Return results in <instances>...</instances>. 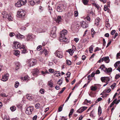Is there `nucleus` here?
<instances>
[{
  "label": "nucleus",
  "mask_w": 120,
  "mask_h": 120,
  "mask_svg": "<svg viewBox=\"0 0 120 120\" xmlns=\"http://www.w3.org/2000/svg\"><path fill=\"white\" fill-rule=\"evenodd\" d=\"M120 52L118 53L117 54L116 56V59H118V58H120Z\"/></svg>",
  "instance_id": "nucleus-52"
},
{
  "label": "nucleus",
  "mask_w": 120,
  "mask_h": 120,
  "mask_svg": "<svg viewBox=\"0 0 120 120\" xmlns=\"http://www.w3.org/2000/svg\"><path fill=\"white\" fill-rule=\"evenodd\" d=\"M15 6L17 7H20L23 5L21 4L20 2L19 1H18L15 4Z\"/></svg>",
  "instance_id": "nucleus-21"
},
{
  "label": "nucleus",
  "mask_w": 120,
  "mask_h": 120,
  "mask_svg": "<svg viewBox=\"0 0 120 120\" xmlns=\"http://www.w3.org/2000/svg\"><path fill=\"white\" fill-rule=\"evenodd\" d=\"M7 18L9 20H11L13 19L12 17L11 16V14H8Z\"/></svg>",
  "instance_id": "nucleus-26"
},
{
  "label": "nucleus",
  "mask_w": 120,
  "mask_h": 120,
  "mask_svg": "<svg viewBox=\"0 0 120 120\" xmlns=\"http://www.w3.org/2000/svg\"><path fill=\"white\" fill-rule=\"evenodd\" d=\"M67 31L66 30H62L60 33V40L61 41L64 42L65 43H67L68 39L65 37V36L67 34Z\"/></svg>",
  "instance_id": "nucleus-1"
},
{
  "label": "nucleus",
  "mask_w": 120,
  "mask_h": 120,
  "mask_svg": "<svg viewBox=\"0 0 120 120\" xmlns=\"http://www.w3.org/2000/svg\"><path fill=\"white\" fill-rule=\"evenodd\" d=\"M103 58V61H104L106 63H108L109 62V60L108 56H106Z\"/></svg>",
  "instance_id": "nucleus-20"
},
{
  "label": "nucleus",
  "mask_w": 120,
  "mask_h": 120,
  "mask_svg": "<svg viewBox=\"0 0 120 120\" xmlns=\"http://www.w3.org/2000/svg\"><path fill=\"white\" fill-rule=\"evenodd\" d=\"M49 71L50 72L52 73L54 72V70L52 68H50L49 69Z\"/></svg>",
  "instance_id": "nucleus-53"
},
{
  "label": "nucleus",
  "mask_w": 120,
  "mask_h": 120,
  "mask_svg": "<svg viewBox=\"0 0 120 120\" xmlns=\"http://www.w3.org/2000/svg\"><path fill=\"white\" fill-rule=\"evenodd\" d=\"M120 64V61H119L116 62L114 64V66L116 68L118 66V65H119Z\"/></svg>",
  "instance_id": "nucleus-35"
},
{
  "label": "nucleus",
  "mask_w": 120,
  "mask_h": 120,
  "mask_svg": "<svg viewBox=\"0 0 120 120\" xmlns=\"http://www.w3.org/2000/svg\"><path fill=\"white\" fill-rule=\"evenodd\" d=\"M61 16H58L57 17V18L55 19V21L59 23L61 21Z\"/></svg>",
  "instance_id": "nucleus-19"
},
{
  "label": "nucleus",
  "mask_w": 120,
  "mask_h": 120,
  "mask_svg": "<svg viewBox=\"0 0 120 120\" xmlns=\"http://www.w3.org/2000/svg\"><path fill=\"white\" fill-rule=\"evenodd\" d=\"M19 0L20 2L23 5L26 4L27 2V0Z\"/></svg>",
  "instance_id": "nucleus-28"
},
{
  "label": "nucleus",
  "mask_w": 120,
  "mask_h": 120,
  "mask_svg": "<svg viewBox=\"0 0 120 120\" xmlns=\"http://www.w3.org/2000/svg\"><path fill=\"white\" fill-rule=\"evenodd\" d=\"M30 94H28L26 95V98L29 100H31L33 99V97L30 95Z\"/></svg>",
  "instance_id": "nucleus-25"
},
{
  "label": "nucleus",
  "mask_w": 120,
  "mask_h": 120,
  "mask_svg": "<svg viewBox=\"0 0 120 120\" xmlns=\"http://www.w3.org/2000/svg\"><path fill=\"white\" fill-rule=\"evenodd\" d=\"M89 38V37H87V38H85L83 40V42H84L87 43L88 42V40Z\"/></svg>",
  "instance_id": "nucleus-39"
},
{
  "label": "nucleus",
  "mask_w": 120,
  "mask_h": 120,
  "mask_svg": "<svg viewBox=\"0 0 120 120\" xmlns=\"http://www.w3.org/2000/svg\"><path fill=\"white\" fill-rule=\"evenodd\" d=\"M106 68L104 65H102L99 68V69H101L102 70L104 71Z\"/></svg>",
  "instance_id": "nucleus-30"
},
{
  "label": "nucleus",
  "mask_w": 120,
  "mask_h": 120,
  "mask_svg": "<svg viewBox=\"0 0 120 120\" xmlns=\"http://www.w3.org/2000/svg\"><path fill=\"white\" fill-rule=\"evenodd\" d=\"M13 48L16 49H24L25 48V45H21L18 42H14Z\"/></svg>",
  "instance_id": "nucleus-2"
},
{
  "label": "nucleus",
  "mask_w": 120,
  "mask_h": 120,
  "mask_svg": "<svg viewBox=\"0 0 120 120\" xmlns=\"http://www.w3.org/2000/svg\"><path fill=\"white\" fill-rule=\"evenodd\" d=\"M65 7L64 6L63 4H60L57 6V11L58 12H62L63 9H65Z\"/></svg>",
  "instance_id": "nucleus-8"
},
{
  "label": "nucleus",
  "mask_w": 120,
  "mask_h": 120,
  "mask_svg": "<svg viewBox=\"0 0 120 120\" xmlns=\"http://www.w3.org/2000/svg\"><path fill=\"white\" fill-rule=\"evenodd\" d=\"M74 40L75 42H77L79 41V39L78 38H75L74 39Z\"/></svg>",
  "instance_id": "nucleus-60"
},
{
  "label": "nucleus",
  "mask_w": 120,
  "mask_h": 120,
  "mask_svg": "<svg viewBox=\"0 0 120 120\" xmlns=\"http://www.w3.org/2000/svg\"><path fill=\"white\" fill-rule=\"evenodd\" d=\"M71 93H69L68 97L67 98L66 100L65 101V102L68 101V100L69 99L71 95Z\"/></svg>",
  "instance_id": "nucleus-54"
},
{
  "label": "nucleus",
  "mask_w": 120,
  "mask_h": 120,
  "mask_svg": "<svg viewBox=\"0 0 120 120\" xmlns=\"http://www.w3.org/2000/svg\"><path fill=\"white\" fill-rule=\"evenodd\" d=\"M30 78L28 76H26L24 77V79L25 81L26 82L27 81L29 80Z\"/></svg>",
  "instance_id": "nucleus-33"
},
{
  "label": "nucleus",
  "mask_w": 120,
  "mask_h": 120,
  "mask_svg": "<svg viewBox=\"0 0 120 120\" xmlns=\"http://www.w3.org/2000/svg\"><path fill=\"white\" fill-rule=\"evenodd\" d=\"M41 45H40L38 46L37 48V50L38 51H40L41 49Z\"/></svg>",
  "instance_id": "nucleus-49"
},
{
  "label": "nucleus",
  "mask_w": 120,
  "mask_h": 120,
  "mask_svg": "<svg viewBox=\"0 0 120 120\" xmlns=\"http://www.w3.org/2000/svg\"><path fill=\"white\" fill-rule=\"evenodd\" d=\"M15 35L14 33L13 32H11L10 33L9 35L11 37H12Z\"/></svg>",
  "instance_id": "nucleus-55"
},
{
  "label": "nucleus",
  "mask_w": 120,
  "mask_h": 120,
  "mask_svg": "<svg viewBox=\"0 0 120 120\" xmlns=\"http://www.w3.org/2000/svg\"><path fill=\"white\" fill-rule=\"evenodd\" d=\"M65 89V87L63 88L62 90L59 93V94H60L61 93H62Z\"/></svg>",
  "instance_id": "nucleus-51"
},
{
  "label": "nucleus",
  "mask_w": 120,
  "mask_h": 120,
  "mask_svg": "<svg viewBox=\"0 0 120 120\" xmlns=\"http://www.w3.org/2000/svg\"><path fill=\"white\" fill-rule=\"evenodd\" d=\"M92 4L96 7L98 9L99 7L97 4L94 3H92Z\"/></svg>",
  "instance_id": "nucleus-44"
},
{
  "label": "nucleus",
  "mask_w": 120,
  "mask_h": 120,
  "mask_svg": "<svg viewBox=\"0 0 120 120\" xmlns=\"http://www.w3.org/2000/svg\"><path fill=\"white\" fill-rule=\"evenodd\" d=\"M1 16L4 18H7V16L8 15L6 11H4L2 12L1 13Z\"/></svg>",
  "instance_id": "nucleus-16"
},
{
  "label": "nucleus",
  "mask_w": 120,
  "mask_h": 120,
  "mask_svg": "<svg viewBox=\"0 0 120 120\" xmlns=\"http://www.w3.org/2000/svg\"><path fill=\"white\" fill-rule=\"evenodd\" d=\"M10 109L12 112L15 111L16 109V108L15 106H13L10 108Z\"/></svg>",
  "instance_id": "nucleus-32"
},
{
  "label": "nucleus",
  "mask_w": 120,
  "mask_h": 120,
  "mask_svg": "<svg viewBox=\"0 0 120 120\" xmlns=\"http://www.w3.org/2000/svg\"><path fill=\"white\" fill-rule=\"evenodd\" d=\"M35 106L36 109H39L40 107V104L38 103H37L35 105Z\"/></svg>",
  "instance_id": "nucleus-43"
},
{
  "label": "nucleus",
  "mask_w": 120,
  "mask_h": 120,
  "mask_svg": "<svg viewBox=\"0 0 120 120\" xmlns=\"http://www.w3.org/2000/svg\"><path fill=\"white\" fill-rule=\"evenodd\" d=\"M67 52H68L70 55H72L74 52L71 49H70L67 51Z\"/></svg>",
  "instance_id": "nucleus-27"
},
{
  "label": "nucleus",
  "mask_w": 120,
  "mask_h": 120,
  "mask_svg": "<svg viewBox=\"0 0 120 120\" xmlns=\"http://www.w3.org/2000/svg\"><path fill=\"white\" fill-rule=\"evenodd\" d=\"M9 74H5L3 76L2 80L4 81H5L8 80V79Z\"/></svg>",
  "instance_id": "nucleus-11"
},
{
  "label": "nucleus",
  "mask_w": 120,
  "mask_h": 120,
  "mask_svg": "<svg viewBox=\"0 0 120 120\" xmlns=\"http://www.w3.org/2000/svg\"><path fill=\"white\" fill-rule=\"evenodd\" d=\"M88 1V0H82L83 3L85 5L87 4Z\"/></svg>",
  "instance_id": "nucleus-37"
},
{
  "label": "nucleus",
  "mask_w": 120,
  "mask_h": 120,
  "mask_svg": "<svg viewBox=\"0 0 120 120\" xmlns=\"http://www.w3.org/2000/svg\"><path fill=\"white\" fill-rule=\"evenodd\" d=\"M15 36L16 38L19 39L23 38L24 37V36L20 34L19 33L16 34Z\"/></svg>",
  "instance_id": "nucleus-15"
},
{
  "label": "nucleus",
  "mask_w": 120,
  "mask_h": 120,
  "mask_svg": "<svg viewBox=\"0 0 120 120\" xmlns=\"http://www.w3.org/2000/svg\"><path fill=\"white\" fill-rule=\"evenodd\" d=\"M19 82L16 81L15 82V87L16 88H17L19 86Z\"/></svg>",
  "instance_id": "nucleus-40"
},
{
  "label": "nucleus",
  "mask_w": 120,
  "mask_h": 120,
  "mask_svg": "<svg viewBox=\"0 0 120 120\" xmlns=\"http://www.w3.org/2000/svg\"><path fill=\"white\" fill-rule=\"evenodd\" d=\"M105 70L104 71L106 73H107L112 72V69L111 68H106Z\"/></svg>",
  "instance_id": "nucleus-17"
},
{
  "label": "nucleus",
  "mask_w": 120,
  "mask_h": 120,
  "mask_svg": "<svg viewBox=\"0 0 120 120\" xmlns=\"http://www.w3.org/2000/svg\"><path fill=\"white\" fill-rule=\"evenodd\" d=\"M103 58H102L98 61V62L99 63H101V62L103 61Z\"/></svg>",
  "instance_id": "nucleus-62"
},
{
  "label": "nucleus",
  "mask_w": 120,
  "mask_h": 120,
  "mask_svg": "<svg viewBox=\"0 0 120 120\" xmlns=\"http://www.w3.org/2000/svg\"><path fill=\"white\" fill-rule=\"evenodd\" d=\"M25 48H25L24 49H23L22 50V52L23 53H25L27 52V50Z\"/></svg>",
  "instance_id": "nucleus-46"
},
{
  "label": "nucleus",
  "mask_w": 120,
  "mask_h": 120,
  "mask_svg": "<svg viewBox=\"0 0 120 120\" xmlns=\"http://www.w3.org/2000/svg\"><path fill=\"white\" fill-rule=\"evenodd\" d=\"M93 48L92 47V46L90 47L89 48V50L90 51V53H92V52L91 51H92L93 50Z\"/></svg>",
  "instance_id": "nucleus-50"
},
{
  "label": "nucleus",
  "mask_w": 120,
  "mask_h": 120,
  "mask_svg": "<svg viewBox=\"0 0 120 120\" xmlns=\"http://www.w3.org/2000/svg\"><path fill=\"white\" fill-rule=\"evenodd\" d=\"M48 85L51 87H53V84L52 82V81H50L48 82Z\"/></svg>",
  "instance_id": "nucleus-31"
},
{
  "label": "nucleus",
  "mask_w": 120,
  "mask_h": 120,
  "mask_svg": "<svg viewBox=\"0 0 120 120\" xmlns=\"http://www.w3.org/2000/svg\"><path fill=\"white\" fill-rule=\"evenodd\" d=\"M78 15V13L77 11H75L74 12V15L75 16L77 17Z\"/></svg>",
  "instance_id": "nucleus-48"
},
{
  "label": "nucleus",
  "mask_w": 120,
  "mask_h": 120,
  "mask_svg": "<svg viewBox=\"0 0 120 120\" xmlns=\"http://www.w3.org/2000/svg\"><path fill=\"white\" fill-rule=\"evenodd\" d=\"M25 11L22 9H20L17 12V15L19 17H21L25 15Z\"/></svg>",
  "instance_id": "nucleus-5"
},
{
  "label": "nucleus",
  "mask_w": 120,
  "mask_h": 120,
  "mask_svg": "<svg viewBox=\"0 0 120 120\" xmlns=\"http://www.w3.org/2000/svg\"><path fill=\"white\" fill-rule=\"evenodd\" d=\"M115 30H112L111 31V34L113 35L115 34Z\"/></svg>",
  "instance_id": "nucleus-59"
},
{
  "label": "nucleus",
  "mask_w": 120,
  "mask_h": 120,
  "mask_svg": "<svg viewBox=\"0 0 120 120\" xmlns=\"http://www.w3.org/2000/svg\"><path fill=\"white\" fill-rule=\"evenodd\" d=\"M15 52L14 53V54L15 55L18 56L19 55L20 52L18 50H14Z\"/></svg>",
  "instance_id": "nucleus-23"
},
{
  "label": "nucleus",
  "mask_w": 120,
  "mask_h": 120,
  "mask_svg": "<svg viewBox=\"0 0 120 120\" xmlns=\"http://www.w3.org/2000/svg\"><path fill=\"white\" fill-rule=\"evenodd\" d=\"M67 64L68 65H70L71 64V62L70 61L67 60L66 61Z\"/></svg>",
  "instance_id": "nucleus-47"
},
{
  "label": "nucleus",
  "mask_w": 120,
  "mask_h": 120,
  "mask_svg": "<svg viewBox=\"0 0 120 120\" xmlns=\"http://www.w3.org/2000/svg\"><path fill=\"white\" fill-rule=\"evenodd\" d=\"M120 77V75L118 74H116L115 76V78L116 79H118Z\"/></svg>",
  "instance_id": "nucleus-56"
},
{
  "label": "nucleus",
  "mask_w": 120,
  "mask_h": 120,
  "mask_svg": "<svg viewBox=\"0 0 120 120\" xmlns=\"http://www.w3.org/2000/svg\"><path fill=\"white\" fill-rule=\"evenodd\" d=\"M90 88L92 90L94 91H95L97 89V88L96 86H92Z\"/></svg>",
  "instance_id": "nucleus-38"
},
{
  "label": "nucleus",
  "mask_w": 120,
  "mask_h": 120,
  "mask_svg": "<svg viewBox=\"0 0 120 120\" xmlns=\"http://www.w3.org/2000/svg\"><path fill=\"white\" fill-rule=\"evenodd\" d=\"M100 72L99 70H98V69H97L96 72L95 74H100Z\"/></svg>",
  "instance_id": "nucleus-64"
},
{
  "label": "nucleus",
  "mask_w": 120,
  "mask_h": 120,
  "mask_svg": "<svg viewBox=\"0 0 120 120\" xmlns=\"http://www.w3.org/2000/svg\"><path fill=\"white\" fill-rule=\"evenodd\" d=\"M52 31L51 34V36L53 38H55L56 37V31L57 30V28L56 27H54L52 28Z\"/></svg>",
  "instance_id": "nucleus-6"
},
{
  "label": "nucleus",
  "mask_w": 120,
  "mask_h": 120,
  "mask_svg": "<svg viewBox=\"0 0 120 120\" xmlns=\"http://www.w3.org/2000/svg\"><path fill=\"white\" fill-rule=\"evenodd\" d=\"M4 120H10L8 117L6 116L4 118Z\"/></svg>",
  "instance_id": "nucleus-61"
},
{
  "label": "nucleus",
  "mask_w": 120,
  "mask_h": 120,
  "mask_svg": "<svg viewBox=\"0 0 120 120\" xmlns=\"http://www.w3.org/2000/svg\"><path fill=\"white\" fill-rule=\"evenodd\" d=\"M54 74L55 76L58 77L60 76L61 73L59 71H55L54 72Z\"/></svg>",
  "instance_id": "nucleus-18"
},
{
  "label": "nucleus",
  "mask_w": 120,
  "mask_h": 120,
  "mask_svg": "<svg viewBox=\"0 0 120 120\" xmlns=\"http://www.w3.org/2000/svg\"><path fill=\"white\" fill-rule=\"evenodd\" d=\"M98 113L99 115H100L101 113V107L99 106L98 108Z\"/></svg>",
  "instance_id": "nucleus-34"
},
{
  "label": "nucleus",
  "mask_w": 120,
  "mask_h": 120,
  "mask_svg": "<svg viewBox=\"0 0 120 120\" xmlns=\"http://www.w3.org/2000/svg\"><path fill=\"white\" fill-rule=\"evenodd\" d=\"M54 53L56 56L59 58H61L63 57V53L61 51L57 50Z\"/></svg>",
  "instance_id": "nucleus-4"
},
{
  "label": "nucleus",
  "mask_w": 120,
  "mask_h": 120,
  "mask_svg": "<svg viewBox=\"0 0 120 120\" xmlns=\"http://www.w3.org/2000/svg\"><path fill=\"white\" fill-rule=\"evenodd\" d=\"M41 73L43 75H45L47 73H49V72L47 71H41Z\"/></svg>",
  "instance_id": "nucleus-42"
},
{
  "label": "nucleus",
  "mask_w": 120,
  "mask_h": 120,
  "mask_svg": "<svg viewBox=\"0 0 120 120\" xmlns=\"http://www.w3.org/2000/svg\"><path fill=\"white\" fill-rule=\"evenodd\" d=\"M33 74L34 76H35L36 75L38 74L39 73L38 70L36 68H34L33 71Z\"/></svg>",
  "instance_id": "nucleus-13"
},
{
  "label": "nucleus",
  "mask_w": 120,
  "mask_h": 120,
  "mask_svg": "<svg viewBox=\"0 0 120 120\" xmlns=\"http://www.w3.org/2000/svg\"><path fill=\"white\" fill-rule=\"evenodd\" d=\"M85 19L87 21L90 22V19L89 16L87 15V16L85 18Z\"/></svg>",
  "instance_id": "nucleus-41"
},
{
  "label": "nucleus",
  "mask_w": 120,
  "mask_h": 120,
  "mask_svg": "<svg viewBox=\"0 0 120 120\" xmlns=\"http://www.w3.org/2000/svg\"><path fill=\"white\" fill-rule=\"evenodd\" d=\"M42 52H43L44 53L45 56H48V51H47L46 49H44L42 50Z\"/></svg>",
  "instance_id": "nucleus-24"
},
{
  "label": "nucleus",
  "mask_w": 120,
  "mask_h": 120,
  "mask_svg": "<svg viewBox=\"0 0 120 120\" xmlns=\"http://www.w3.org/2000/svg\"><path fill=\"white\" fill-rule=\"evenodd\" d=\"M37 61L33 59L28 60L27 61L28 65L30 67L33 66L36 63Z\"/></svg>",
  "instance_id": "nucleus-3"
},
{
  "label": "nucleus",
  "mask_w": 120,
  "mask_h": 120,
  "mask_svg": "<svg viewBox=\"0 0 120 120\" xmlns=\"http://www.w3.org/2000/svg\"><path fill=\"white\" fill-rule=\"evenodd\" d=\"M29 3L31 5H34L35 4V2L33 0H30L29 1Z\"/></svg>",
  "instance_id": "nucleus-36"
},
{
  "label": "nucleus",
  "mask_w": 120,
  "mask_h": 120,
  "mask_svg": "<svg viewBox=\"0 0 120 120\" xmlns=\"http://www.w3.org/2000/svg\"><path fill=\"white\" fill-rule=\"evenodd\" d=\"M116 85V83H114L111 86V88L112 89H113L115 87Z\"/></svg>",
  "instance_id": "nucleus-58"
},
{
  "label": "nucleus",
  "mask_w": 120,
  "mask_h": 120,
  "mask_svg": "<svg viewBox=\"0 0 120 120\" xmlns=\"http://www.w3.org/2000/svg\"><path fill=\"white\" fill-rule=\"evenodd\" d=\"M16 70H17L19 68V67L20 66V63L17 62L16 63Z\"/></svg>",
  "instance_id": "nucleus-22"
},
{
  "label": "nucleus",
  "mask_w": 120,
  "mask_h": 120,
  "mask_svg": "<svg viewBox=\"0 0 120 120\" xmlns=\"http://www.w3.org/2000/svg\"><path fill=\"white\" fill-rule=\"evenodd\" d=\"M81 26L83 28H86L88 26V25L84 21H82L81 22Z\"/></svg>",
  "instance_id": "nucleus-14"
},
{
  "label": "nucleus",
  "mask_w": 120,
  "mask_h": 120,
  "mask_svg": "<svg viewBox=\"0 0 120 120\" xmlns=\"http://www.w3.org/2000/svg\"><path fill=\"white\" fill-rule=\"evenodd\" d=\"M44 89L41 88L39 90L40 92L42 94H43L44 93Z\"/></svg>",
  "instance_id": "nucleus-45"
},
{
  "label": "nucleus",
  "mask_w": 120,
  "mask_h": 120,
  "mask_svg": "<svg viewBox=\"0 0 120 120\" xmlns=\"http://www.w3.org/2000/svg\"><path fill=\"white\" fill-rule=\"evenodd\" d=\"M34 38V36L31 34H29L26 36V40L29 41L32 40Z\"/></svg>",
  "instance_id": "nucleus-10"
},
{
  "label": "nucleus",
  "mask_w": 120,
  "mask_h": 120,
  "mask_svg": "<svg viewBox=\"0 0 120 120\" xmlns=\"http://www.w3.org/2000/svg\"><path fill=\"white\" fill-rule=\"evenodd\" d=\"M62 81L60 80L57 82V83L58 84L60 85L62 83Z\"/></svg>",
  "instance_id": "nucleus-57"
},
{
  "label": "nucleus",
  "mask_w": 120,
  "mask_h": 120,
  "mask_svg": "<svg viewBox=\"0 0 120 120\" xmlns=\"http://www.w3.org/2000/svg\"><path fill=\"white\" fill-rule=\"evenodd\" d=\"M101 79L103 82H108L109 80V78L107 77H102L101 78Z\"/></svg>",
  "instance_id": "nucleus-12"
},
{
  "label": "nucleus",
  "mask_w": 120,
  "mask_h": 120,
  "mask_svg": "<svg viewBox=\"0 0 120 120\" xmlns=\"http://www.w3.org/2000/svg\"><path fill=\"white\" fill-rule=\"evenodd\" d=\"M106 26L108 28L110 26V24L108 22H106Z\"/></svg>",
  "instance_id": "nucleus-63"
},
{
  "label": "nucleus",
  "mask_w": 120,
  "mask_h": 120,
  "mask_svg": "<svg viewBox=\"0 0 120 120\" xmlns=\"http://www.w3.org/2000/svg\"><path fill=\"white\" fill-rule=\"evenodd\" d=\"M74 111V109H72L70 110V113L69 114V116L70 118L71 117V116L73 113Z\"/></svg>",
  "instance_id": "nucleus-29"
},
{
  "label": "nucleus",
  "mask_w": 120,
  "mask_h": 120,
  "mask_svg": "<svg viewBox=\"0 0 120 120\" xmlns=\"http://www.w3.org/2000/svg\"><path fill=\"white\" fill-rule=\"evenodd\" d=\"M87 108V107H82L77 111V112L79 113H81L85 110Z\"/></svg>",
  "instance_id": "nucleus-9"
},
{
  "label": "nucleus",
  "mask_w": 120,
  "mask_h": 120,
  "mask_svg": "<svg viewBox=\"0 0 120 120\" xmlns=\"http://www.w3.org/2000/svg\"><path fill=\"white\" fill-rule=\"evenodd\" d=\"M34 108L33 106H30L28 107L26 111V113L28 114H30L32 113V112Z\"/></svg>",
  "instance_id": "nucleus-7"
}]
</instances>
